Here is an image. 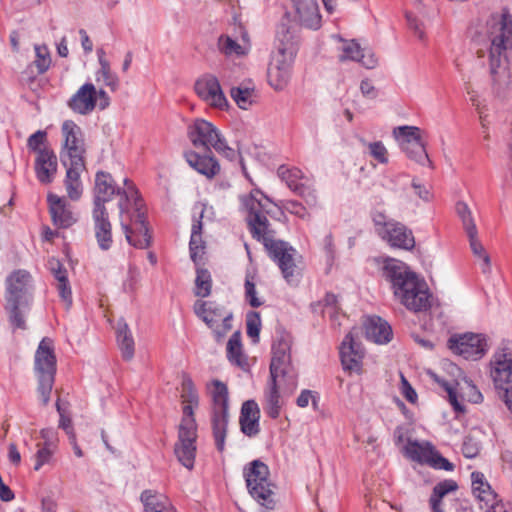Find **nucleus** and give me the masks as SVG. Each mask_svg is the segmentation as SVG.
<instances>
[{"instance_id": "obj_1", "label": "nucleus", "mask_w": 512, "mask_h": 512, "mask_svg": "<svg viewBox=\"0 0 512 512\" xmlns=\"http://www.w3.org/2000/svg\"><path fill=\"white\" fill-rule=\"evenodd\" d=\"M121 190L115 185L111 174L99 171L95 175L94 207L106 208L105 203L115 194L120 196L118 207L120 225L127 242L137 249H146L151 245V234L146 220V208L136 187L128 179Z\"/></svg>"}, {"instance_id": "obj_63", "label": "nucleus", "mask_w": 512, "mask_h": 512, "mask_svg": "<svg viewBox=\"0 0 512 512\" xmlns=\"http://www.w3.org/2000/svg\"><path fill=\"white\" fill-rule=\"evenodd\" d=\"M481 509H484L486 512H506L505 506L502 501L498 498V495L495 494V498L491 502H485L481 504Z\"/></svg>"}, {"instance_id": "obj_51", "label": "nucleus", "mask_w": 512, "mask_h": 512, "mask_svg": "<svg viewBox=\"0 0 512 512\" xmlns=\"http://www.w3.org/2000/svg\"><path fill=\"white\" fill-rule=\"evenodd\" d=\"M35 66L37 68L38 73L43 74L45 73L50 65H51V57L49 49L46 45H35Z\"/></svg>"}, {"instance_id": "obj_10", "label": "nucleus", "mask_w": 512, "mask_h": 512, "mask_svg": "<svg viewBox=\"0 0 512 512\" xmlns=\"http://www.w3.org/2000/svg\"><path fill=\"white\" fill-rule=\"evenodd\" d=\"M392 136L399 149L409 158L421 166H430L431 161L426 151V144L422 139V130L417 126H397Z\"/></svg>"}, {"instance_id": "obj_58", "label": "nucleus", "mask_w": 512, "mask_h": 512, "mask_svg": "<svg viewBox=\"0 0 512 512\" xmlns=\"http://www.w3.org/2000/svg\"><path fill=\"white\" fill-rule=\"evenodd\" d=\"M54 453V446L43 445L36 453V464L34 469L39 470L43 465L49 463Z\"/></svg>"}, {"instance_id": "obj_42", "label": "nucleus", "mask_w": 512, "mask_h": 512, "mask_svg": "<svg viewBox=\"0 0 512 512\" xmlns=\"http://www.w3.org/2000/svg\"><path fill=\"white\" fill-rule=\"evenodd\" d=\"M360 143L364 148V153L376 161L377 164L387 165L389 163V151L382 141H367L361 138Z\"/></svg>"}, {"instance_id": "obj_28", "label": "nucleus", "mask_w": 512, "mask_h": 512, "mask_svg": "<svg viewBox=\"0 0 512 512\" xmlns=\"http://www.w3.org/2000/svg\"><path fill=\"white\" fill-rule=\"evenodd\" d=\"M365 335L368 340L377 344H386L392 339L389 323L378 316H369L364 321Z\"/></svg>"}, {"instance_id": "obj_12", "label": "nucleus", "mask_w": 512, "mask_h": 512, "mask_svg": "<svg viewBox=\"0 0 512 512\" xmlns=\"http://www.w3.org/2000/svg\"><path fill=\"white\" fill-rule=\"evenodd\" d=\"M447 347L453 354L466 360H479L488 351L486 336L472 332L451 335Z\"/></svg>"}, {"instance_id": "obj_24", "label": "nucleus", "mask_w": 512, "mask_h": 512, "mask_svg": "<svg viewBox=\"0 0 512 512\" xmlns=\"http://www.w3.org/2000/svg\"><path fill=\"white\" fill-rule=\"evenodd\" d=\"M92 219L94 224V234L98 247L102 251L109 250L113 245L112 225L109 220L106 208H97L92 210Z\"/></svg>"}, {"instance_id": "obj_36", "label": "nucleus", "mask_w": 512, "mask_h": 512, "mask_svg": "<svg viewBox=\"0 0 512 512\" xmlns=\"http://www.w3.org/2000/svg\"><path fill=\"white\" fill-rule=\"evenodd\" d=\"M203 206H195L194 207V217L196 216V213L199 214V219H194L191 229V238L189 243L190 248V256L191 259L196 262L197 258L201 256L204 249V242L202 241L201 237V231H202V221L201 218L203 217Z\"/></svg>"}, {"instance_id": "obj_61", "label": "nucleus", "mask_w": 512, "mask_h": 512, "mask_svg": "<svg viewBox=\"0 0 512 512\" xmlns=\"http://www.w3.org/2000/svg\"><path fill=\"white\" fill-rule=\"evenodd\" d=\"M56 408L60 415L59 427L62 428L69 435L70 438L74 439L75 434L72 428V422L70 417L64 414L59 402L56 403Z\"/></svg>"}, {"instance_id": "obj_30", "label": "nucleus", "mask_w": 512, "mask_h": 512, "mask_svg": "<svg viewBox=\"0 0 512 512\" xmlns=\"http://www.w3.org/2000/svg\"><path fill=\"white\" fill-rule=\"evenodd\" d=\"M181 398L183 402L181 422L185 423L186 420H190L192 423H196L194 410L199 406V396L190 377L185 376L182 380Z\"/></svg>"}, {"instance_id": "obj_53", "label": "nucleus", "mask_w": 512, "mask_h": 512, "mask_svg": "<svg viewBox=\"0 0 512 512\" xmlns=\"http://www.w3.org/2000/svg\"><path fill=\"white\" fill-rule=\"evenodd\" d=\"M295 193L300 195L309 206H316L318 200L317 192L310 179L305 180V183Z\"/></svg>"}, {"instance_id": "obj_52", "label": "nucleus", "mask_w": 512, "mask_h": 512, "mask_svg": "<svg viewBox=\"0 0 512 512\" xmlns=\"http://www.w3.org/2000/svg\"><path fill=\"white\" fill-rule=\"evenodd\" d=\"M247 335L252 339L253 343L259 341V333L261 329V319L258 312L251 311L246 315Z\"/></svg>"}, {"instance_id": "obj_64", "label": "nucleus", "mask_w": 512, "mask_h": 512, "mask_svg": "<svg viewBox=\"0 0 512 512\" xmlns=\"http://www.w3.org/2000/svg\"><path fill=\"white\" fill-rule=\"evenodd\" d=\"M322 246L329 261H333L335 257V244L331 234L326 235L322 240Z\"/></svg>"}, {"instance_id": "obj_33", "label": "nucleus", "mask_w": 512, "mask_h": 512, "mask_svg": "<svg viewBox=\"0 0 512 512\" xmlns=\"http://www.w3.org/2000/svg\"><path fill=\"white\" fill-rule=\"evenodd\" d=\"M48 266L55 279L57 280V289L60 297L70 305L72 302V292L69 286L66 268L60 263L58 259L51 258L48 261Z\"/></svg>"}, {"instance_id": "obj_38", "label": "nucleus", "mask_w": 512, "mask_h": 512, "mask_svg": "<svg viewBox=\"0 0 512 512\" xmlns=\"http://www.w3.org/2000/svg\"><path fill=\"white\" fill-rule=\"evenodd\" d=\"M63 143L61 148L85 146L81 128L72 120H65L61 126Z\"/></svg>"}, {"instance_id": "obj_60", "label": "nucleus", "mask_w": 512, "mask_h": 512, "mask_svg": "<svg viewBox=\"0 0 512 512\" xmlns=\"http://www.w3.org/2000/svg\"><path fill=\"white\" fill-rule=\"evenodd\" d=\"M256 294L257 293H256L255 284L247 278L245 281V298H246V301L252 307H259L262 304V302L256 296Z\"/></svg>"}, {"instance_id": "obj_6", "label": "nucleus", "mask_w": 512, "mask_h": 512, "mask_svg": "<svg viewBox=\"0 0 512 512\" xmlns=\"http://www.w3.org/2000/svg\"><path fill=\"white\" fill-rule=\"evenodd\" d=\"M32 278L26 270H16L6 279L5 310L14 329H25L24 313L31 301Z\"/></svg>"}, {"instance_id": "obj_2", "label": "nucleus", "mask_w": 512, "mask_h": 512, "mask_svg": "<svg viewBox=\"0 0 512 512\" xmlns=\"http://www.w3.org/2000/svg\"><path fill=\"white\" fill-rule=\"evenodd\" d=\"M273 205L272 201L258 189L240 196V209L246 216L253 237L262 241L287 283L296 284L300 275L296 265L297 251L287 242L275 240L269 230L266 215L270 213Z\"/></svg>"}, {"instance_id": "obj_17", "label": "nucleus", "mask_w": 512, "mask_h": 512, "mask_svg": "<svg viewBox=\"0 0 512 512\" xmlns=\"http://www.w3.org/2000/svg\"><path fill=\"white\" fill-rule=\"evenodd\" d=\"M197 424L186 420L180 422L178 430V441L175 444L174 452L178 461L187 469L194 467L196 456Z\"/></svg>"}, {"instance_id": "obj_37", "label": "nucleus", "mask_w": 512, "mask_h": 512, "mask_svg": "<svg viewBox=\"0 0 512 512\" xmlns=\"http://www.w3.org/2000/svg\"><path fill=\"white\" fill-rule=\"evenodd\" d=\"M227 358L231 364L243 370L248 368V361L242 350L241 335L239 332L233 333L228 340Z\"/></svg>"}, {"instance_id": "obj_59", "label": "nucleus", "mask_w": 512, "mask_h": 512, "mask_svg": "<svg viewBox=\"0 0 512 512\" xmlns=\"http://www.w3.org/2000/svg\"><path fill=\"white\" fill-rule=\"evenodd\" d=\"M47 133L43 130H38L29 136L27 140V146L30 150L34 151L39 155V151L43 148L41 146L46 141Z\"/></svg>"}, {"instance_id": "obj_56", "label": "nucleus", "mask_w": 512, "mask_h": 512, "mask_svg": "<svg viewBox=\"0 0 512 512\" xmlns=\"http://www.w3.org/2000/svg\"><path fill=\"white\" fill-rule=\"evenodd\" d=\"M457 489L458 485L456 481L452 479H446L434 486L432 496L442 499L448 493L456 491Z\"/></svg>"}, {"instance_id": "obj_48", "label": "nucleus", "mask_w": 512, "mask_h": 512, "mask_svg": "<svg viewBox=\"0 0 512 512\" xmlns=\"http://www.w3.org/2000/svg\"><path fill=\"white\" fill-rule=\"evenodd\" d=\"M456 211L458 216L461 218L463 227L467 233L468 238L477 236L476 225L473 221L471 211L466 203L458 202L456 204Z\"/></svg>"}, {"instance_id": "obj_22", "label": "nucleus", "mask_w": 512, "mask_h": 512, "mask_svg": "<svg viewBox=\"0 0 512 512\" xmlns=\"http://www.w3.org/2000/svg\"><path fill=\"white\" fill-rule=\"evenodd\" d=\"M220 130L204 119H197L188 128L189 139L197 148H204L208 151L220 134Z\"/></svg>"}, {"instance_id": "obj_7", "label": "nucleus", "mask_w": 512, "mask_h": 512, "mask_svg": "<svg viewBox=\"0 0 512 512\" xmlns=\"http://www.w3.org/2000/svg\"><path fill=\"white\" fill-rule=\"evenodd\" d=\"M246 486L255 501L272 512L276 506L274 485L270 480L269 467L260 460H253L243 470Z\"/></svg>"}, {"instance_id": "obj_29", "label": "nucleus", "mask_w": 512, "mask_h": 512, "mask_svg": "<svg viewBox=\"0 0 512 512\" xmlns=\"http://www.w3.org/2000/svg\"><path fill=\"white\" fill-rule=\"evenodd\" d=\"M184 157L191 168L207 178H213L220 171V165L212 155H199L194 151H186Z\"/></svg>"}, {"instance_id": "obj_47", "label": "nucleus", "mask_w": 512, "mask_h": 512, "mask_svg": "<svg viewBox=\"0 0 512 512\" xmlns=\"http://www.w3.org/2000/svg\"><path fill=\"white\" fill-rule=\"evenodd\" d=\"M212 288L211 274L207 269L197 268L195 279V295L198 297H207Z\"/></svg>"}, {"instance_id": "obj_11", "label": "nucleus", "mask_w": 512, "mask_h": 512, "mask_svg": "<svg viewBox=\"0 0 512 512\" xmlns=\"http://www.w3.org/2000/svg\"><path fill=\"white\" fill-rule=\"evenodd\" d=\"M373 223L376 233L391 247L408 251L415 247L413 233L404 224L380 212L373 215Z\"/></svg>"}, {"instance_id": "obj_4", "label": "nucleus", "mask_w": 512, "mask_h": 512, "mask_svg": "<svg viewBox=\"0 0 512 512\" xmlns=\"http://www.w3.org/2000/svg\"><path fill=\"white\" fill-rule=\"evenodd\" d=\"M382 274L393 290L394 296L407 309L426 311L431 306V294L426 282L400 260L386 258Z\"/></svg>"}, {"instance_id": "obj_34", "label": "nucleus", "mask_w": 512, "mask_h": 512, "mask_svg": "<svg viewBox=\"0 0 512 512\" xmlns=\"http://www.w3.org/2000/svg\"><path fill=\"white\" fill-rule=\"evenodd\" d=\"M472 494L479 501L480 505L485 502H491L497 494L491 487L482 472L474 471L471 473Z\"/></svg>"}, {"instance_id": "obj_18", "label": "nucleus", "mask_w": 512, "mask_h": 512, "mask_svg": "<svg viewBox=\"0 0 512 512\" xmlns=\"http://www.w3.org/2000/svg\"><path fill=\"white\" fill-rule=\"evenodd\" d=\"M195 92L208 106L226 110L229 102L225 96L218 78L212 74H205L195 82Z\"/></svg>"}, {"instance_id": "obj_41", "label": "nucleus", "mask_w": 512, "mask_h": 512, "mask_svg": "<svg viewBox=\"0 0 512 512\" xmlns=\"http://www.w3.org/2000/svg\"><path fill=\"white\" fill-rule=\"evenodd\" d=\"M277 174L294 192L305 183V180L309 179L300 169L286 165H281L277 170Z\"/></svg>"}, {"instance_id": "obj_9", "label": "nucleus", "mask_w": 512, "mask_h": 512, "mask_svg": "<svg viewBox=\"0 0 512 512\" xmlns=\"http://www.w3.org/2000/svg\"><path fill=\"white\" fill-rule=\"evenodd\" d=\"M212 398V430L218 451L225 448V438L228 427V388L225 383L213 380L207 384Z\"/></svg>"}, {"instance_id": "obj_45", "label": "nucleus", "mask_w": 512, "mask_h": 512, "mask_svg": "<svg viewBox=\"0 0 512 512\" xmlns=\"http://www.w3.org/2000/svg\"><path fill=\"white\" fill-rule=\"evenodd\" d=\"M470 248L473 252L476 262L481 268L483 274H489L491 272V259L477 236L469 239Z\"/></svg>"}, {"instance_id": "obj_3", "label": "nucleus", "mask_w": 512, "mask_h": 512, "mask_svg": "<svg viewBox=\"0 0 512 512\" xmlns=\"http://www.w3.org/2000/svg\"><path fill=\"white\" fill-rule=\"evenodd\" d=\"M478 41L489 43V72L499 88L509 84L507 53L512 50V15L506 11L491 14L478 32Z\"/></svg>"}, {"instance_id": "obj_49", "label": "nucleus", "mask_w": 512, "mask_h": 512, "mask_svg": "<svg viewBox=\"0 0 512 512\" xmlns=\"http://www.w3.org/2000/svg\"><path fill=\"white\" fill-rule=\"evenodd\" d=\"M218 45L221 52H223L227 56H242L247 54L248 52L247 45H241L229 36H221L218 40Z\"/></svg>"}, {"instance_id": "obj_32", "label": "nucleus", "mask_w": 512, "mask_h": 512, "mask_svg": "<svg viewBox=\"0 0 512 512\" xmlns=\"http://www.w3.org/2000/svg\"><path fill=\"white\" fill-rule=\"evenodd\" d=\"M144 512H176L168 498L154 490H145L140 496Z\"/></svg>"}, {"instance_id": "obj_15", "label": "nucleus", "mask_w": 512, "mask_h": 512, "mask_svg": "<svg viewBox=\"0 0 512 512\" xmlns=\"http://www.w3.org/2000/svg\"><path fill=\"white\" fill-rule=\"evenodd\" d=\"M434 379L445 390L447 399L456 412L462 413L465 411L464 400L471 403H480L483 399L477 387L467 379H464L462 383L457 382L456 386L454 383L441 380L436 376H434Z\"/></svg>"}, {"instance_id": "obj_57", "label": "nucleus", "mask_w": 512, "mask_h": 512, "mask_svg": "<svg viewBox=\"0 0 512 512\" xmlns=\"http://www.w3.org/2000/svg\"><path fill=\"white\" fill-rule=\"evenodd\" d=\"M481 449L480 442L471 436H466L462 444V453L466 458H475Z\"/></svg>"}, {"instance_id": "obj_44", "label": "nucleus", "mask_w": 512, "mask_h": 512, "mask_svg": "<svg viewBox=\"0 0 512 512\" xmlns=\"http://www.w3.org/2000/svg\"><path fill=\"white\" fill-rule=\"evenodd\" d=\"M254 92L253 87L241 85L232 87L230 95L240 109L247 110L254 102Z\"/></svg>"}, {"instance_id": "obj_50", "label": "nucleus", "mask_w": 512, "mask_h": 512, "mask_svg": "<svg viewBox=\"0 0 512 512\" xmlns=\"http://www.w3.org/2000/svg\"><path fill=\"white\" fill-rule=\"evenodd\" d=\"M211 148H213L220 156L231 162L237 161L240 158L239 151L229 146L222 133L218 135Z\"/></svg>"}, {"instance_id": "obj_54", "label": "nucleus", "mask_w": 512, "mask_h": 512, "mask_svg": "<svg viewBox=\"0 0 512 512\" xmlns=\"http://www.w3.org/2000/svg\"><path fill=\"white\" fill-rule=\"evenodd\" d=\"M319 394L316 391L304 389L301 391L300 395L296 399V404L300 408H305L309 405L311 402L313 409H318V403H319Z\"/></svg>"}, {"instance_id": "obj_5", "label": "nucleus", "mask_w": 512, "mask_h": 512, "mask_svg": "<svg viewBox=\"0 0 512 512\" xmlns=\"http://www.w3.org/2000/svg\"><path fill=\"white\" fill-rule=\"evenodd\" d=\"M297 51L296 37L285 27L279 29L267 69L268 83L275 91H283L289 85Z\"/></svg>"}, {"instance_id": "obj_16", "label": "nucleus", "mask_w": 512, "mask_h": 512, "mask_svg": "<svg viewBox=\"0 0 512 512\" xmlns=\"http://www.w3.org/2000/svg\"><path fill=\"white\" fill-rule=\"evenodd\" d=\"M194 312L209 328L213 329L218 338L230 328L232 314L227 313L215 302L198 300L194 304Z\"/></svg>"}, {"instance_id": "obj_13", "label": "nucleus", "mask_w": 512, "mask_h": 512, "mask_svg": "<svg viewBox=\"0 0 512 512\" xmlns=\"http://www.w3.org/2000/svg\"><path fill=\"white\" fill-rule=\"evenodd\" d=\"M403 454L411 461L426 464L435 469L452 471L454 466L446 458L438 453L428 441L408 439L403 445Z\"/></svg>"}, {"instance_id": "obj_19", "label": "nucleus", "mask_w": 512, "mask_h": 512, "mask_svg": "<svg viewBox=\"0 0 512 512\" xmlns=\"http://www.w3.org/2000/svg\"><path fill=\"white\" fill-rule=\"evenodd\" d=\"M338 40L337 46L338 58L341 62H358L366 69H374L378 65V58L370 51L363 49L354 39H343L340 36H334Z\"/></svg>"}, {"instance_id": "obj_20", "label": "nucleus", "mask_w": 512, "mask_h": 512, "mask_svg": "<svg viewBox=\"0 0 512 512\" xmlns=\"http://www.w3.org/2000/svg\"><path fill=\"white\" fill-rule=\"evenodd\" d=\"M364 358V349L362 344L356 340L353 333H348L340 346V359L345 371L360 373L362 370V360Z\"/></svg>"}, {"instance_id": "obj_43", "label": "nucleus", "mask_w": 512, "mask_h": 512, "mask_svg": "<svg viewBox=\"0 0 512 512\" xmlns=\"http://www.w3.org/2000/svg\"><path fill=\"white\" fill-rule=\"evenodd\" d=\"M277 379L278 378H270L269 387L265 392L266 412L269 417L274 419L279 416L281 408Z\"/></svg>"}, {"instance_id": "obj_21", "label": "nucleus", "mask_w": 512, "mask_h": 512, "mask_svg": "<svg viewBox=\"0 0 512 512\" xmlns=\"http://www.w3.org/2000/svg\"><path fill=\"white\" fill-rule=\"evenodd\" d=\"M291 340L282 335L272 344V359L270 363V378H279L286 374L290 365Z\"/></svg>"}, {"instance_id": "obj_35", "label": "nucleus", "mask_w": 512, "mask_h": 512, "mask_svg": "<svg viewBox=\"0 0 512 512\" xmlns=\"http://www.w3.org/2000/svg\"><path fill=\"white\" fill-rule=\"evenodd\" d=\"M116 340L122 357L126 360L132 359L135 343L128 324L123 319L118 320L116 324Z\"/></svg>"}, {"instance_id": "obj_8", "label": "nucleus", "mask_w": 512, "mask_h": 512, "mask_svg": "<svg viewBox=\"0 0 512 512\" xmlns=\"http://www.w3.org/2000/svg\"><path fill=\"white\" fill-rule=\"evenodd\" d=\"M34 368L41 401L43 405H47L56 373V356L52 339L46 337L40 341L35 352Z\"/></svg>"}, {"instance_id": "obj_39", "label": "nucleus", "mask_w": 512, "mask_h": 512, "mask_svg": "<svg viewBox=\"0 0 512 512\" xmlns=\"http://www.w3.org/2000/svg\"><path fill=\"white\" fill-rule=\"evenodd\" d=\"M85 146L61 148L60 160L65 168L85 169Z\"/></svg>"}, {"instance_id": "obj_14", "label": "nucleus", "mask_w": 512, "mask_h": 512, "mask_svg": "<svg viewBox=\"0 0 512 512\" xmlns=\"http://www.w3.org/2000/svg\"><path fill=\"white\" fill-rule=\"evenodd\" d=\"M491 377L497 388L512 387V342L503 341L491 361Z\"/></svg>"}, {"instance_id": "obj_55", "label": "nucleus", "mask_w": 512, "mask_h": 512, "mask_svg": "<svg viewBox=\"0 0 512 512\" xmlns=\"http://www.w3.org/2000/svg\"><path fill=\"white\" fill-rule=\"evenodd\" d=\"M337 304V296L332 293H327L322 301L314 303L312 308L315 312L321 309L322 313H334Z\"/></svg>"}, {"instance_id": "obj_40", "label": "nucleus", "mask_w": 512, "mask_h": 512, "mask_svg": "<svg viewBox=\"0 0 512 512\" xmlns=\"http://www.w3.org/2000/svg\"><path fill=\"white\" fill-rule=\"evenodd\" d=\"M84 170L85 169L66 168L64 184L68 197L73 201L79 200L82 196L83 184L80 176Z\"/></svg>"}, {"instance_id": "obj_31", "label": "nucleus", "mask_w": 512, "mask_h": 512, "mask_svg": "<svg viewBox=\"0 0 512 512\" xmlns=\"http://www.w3.org/2000/svg\"><path fill=\"white\" fill-rule=\"evenodd\" d=\"M260 410L257 403L248 400L243 403L240 415L241 431L249 436H255L259 433Z\"/></svg>"}, {"instance_id": "obj_46", "label": "nucleus", "mask_w": 512, "mask_h": 512, "mask_svg": "<svg viewBox=\"0 0 512 512\" xmlns=\"http://www.w3.org/2000/svg\"><path fill=\"white\" fill-rule=\"evenodd\" d=\"M95 78L97 82L103 83L113 92L119 87L118 76L111 71L109 61H102V67L96 71Z\"/></svg>"}, {"instance_id": "obj_25", "label": "nucleus", "mask_w": 512, "mask_h": 512, "mask_svg": "<svg viewBox=\"0 0 512 512\" xmlns=\"http://www.w3.org/2000/svg\"><path fill=\"white\" fill-rule=\"evenodd\" d=\"M295 18L305 28L317 30L321 27V15L317 0H291Z\"/></svg>"}, {"instance_id": "obj_26", "label": "nucleus", "mask_w": 512, "mask_h": 512, "mask_svg": "<svg viewBox=\"0 0 512 512\" xmlns=\"http://www.w3.org/2000/svg\"><path fill=\"white\" fill-rule=\"evenodd\" d=\"M97 102V90L94 84L87 82L83 84L70 98L68 106L75 113L87 115L91 113Z\"/></svg>"}, {"instance_id": "obj_23", "label": "nucleus", "mask_w": 512, "mask_h": 512, "mask_svg": "<svg viewBox=\"0 0 512 512\" xmlns=\"http://www.w3.org/2000/svg\"><path fill=\"white\" fill-rule=\"evenodd\" d=\"M34 169L36 178L41 184L52 183L58 169V159L53 150L44 147L39 151V155L35 159Z\"/></svg>"}, {"instance_id": "obj_27", "label": "nucleus", "mask_w": 512, "mask_h": 512, "mask_svg": "<svg viewBox=\"0 0 512 512\" xmlns=\"http://www.w3.org/2000/svg\"><path fill=\"white\" fill-rule=\"evenodd\" d=\"M47 201L54 225L60 228H68L77 221L70 205L64 198L55 194H48Z\"/></svg>"}, {"instance_id": "obj_62", "label": "nucleus", "mask_w": 512, "mask_h": 512, "mask_svg": "<svg viewBox=\"0 0 512 512\" xmlns=\"http://www.w3.org/2000/svg\"><path fill=\"white\" fill-rule=\"evenodd\" d=\"M285 208L289 213L302 219H305L309 215L307 209L297 201L287 202Z\"/></svg>"}]
</instances>
